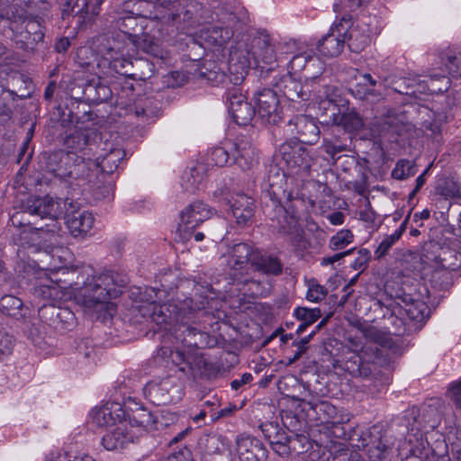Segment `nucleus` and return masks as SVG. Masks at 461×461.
Wrapping results in <instances>:
<instances>
[{
	"instance_id": "nucleus-1",
	"label": "nucleus",
	"mask_w": 461,
	"mask_h": 461,
	"mask_svg": "<svg viewBox=\"0 0 461 461\" xmlns=\"http://www.w3.org/2000/svg\"><path fill=\"white\" fill-rule=\"evenodd\" d=\"M276 175L270 178V187H267L263 193V212L271 221L270 227L285 238L289 243L294 244L301 237V228L296 217L290 213L282 203V201H291L294 194L282 189L285 184L284 176L275 170Z\"/></svg>"
},
{
	"instance_id": "nucleus-2",
	"label": "nucleus",
	"mask_w": 461,
	"mask_h": 461,
	"mask_svg": "<svg viewBox=\"0 0 461 461\" xmlns=\"http://www.w3.org/2000/svg\"><path fill=\"white\" fill-rule=\"evenodd\" d=\"M158 293L159 291L152 287L146 288L140 294V301L145 303L140 306L139 311L142 317L149 319L160 330H165L166 334L180 320L191 319V315L194 316L198 310H204L207 304L204 299L194 302L193 298H186L178 303H158Z\"/></svg>"
},
{
	"instance_id": "nucleus-3",
	"label": "nucleus",
	"mask_w": 461,
	"mask_h": 461,
	"mask_svg": "<svg viewBox=\"0 0 461 461\" xmlns=\"http://www.w3.org/2000/svg\"><path fill=\"white\" fill-rule=\"evenodd\" d=\"M22 208L24 213L50 221V223L39 227H31L30 222L24 223V225H28V228L23 230L19 234V241L22 246L40 243L41 234H54L60 230L59 220L64 215L62 199L53 198L50 195L30 196L23 203Z\"/></svg>"
},
{
	"instance_id": "nucleus-4",
	"label": "nucleus",
	"mask_w": 461,
	"mask_h": 461,
	"mask_svg": "<svg viewBox=\"0 0 461 461\" xmlns=\"http://www.w3.org/2000/svg\"><path fill=\"white\" fill-rule=\"evenodd\" d=\"M279 153L286 165V171L271 166L267 179V187H270L271 176L276 175L275 170H277L285 178L282 189L288 191L289 194H294L310 176L312 164L311 151L302 143L289 140L279 147Z\"/></svg>"
},
{
	"instance_id": "nucleus-5",
	"label": "nucleus",
	"mask_w": 461,
	"mask_h": 461,
	"mask_svg": "<svg viewBox=\"0 0 461 461\" xmlns=\"http://www.w3.org/2000/svg\"><path fill=\"white\" fill-rule=\"evenodd\" d=\"M404 419L406 427L413 432L417 439H422L423 432L435 429L445 420L448 427H452L456 420V413L452 411V406L447 404L442 399L433 398L422 404L419 409L412 407L407 411Z\"/></svg>"
},
{
	"instance_id": "nucleus-6",
	"label": "nucleus",
	"mask_w": 461,
	"mask_h": 461,
	"mask_svg": "<svg viewBox=\"0 0 461 461\" xmlns=\"http://www.w3.org/2000/svg\"><path fill=\"white\" fill-rule=\"evenodd\" d=\"M312 88L309 89V84L304 86L294 78L291 75H285L276 83V87L280 91L285 98L292 102H298L300 100H308L312 95V92L320 104H325L334 106L344 105L340 96L339 89L328 84L323 77H312L311 78Z\"/></svg>"
},
{
	"instance_id": "nucleus-7",
	"label": "nucleus",
	"mask_w": 461,
	"mask_h": 461,
	"mask_svg": "<svg viewBox=\"0 0 461 461\" xmlns=\"http://www.w3.org/2000/svg\"><path fill=\"white\" fill-rule=\"evenodd\" d=\"M156 420L153 414L145 408H138L128 414V421L118 423L111 428L102 438V444L110 451L126 447L141 437Z\"/></svg>"
},
{
	"instance_id": "nucleus-8",
	"label": "nucleus",
	"mask_w": 461,
	"mask_h": 461,
	"mask_svg": "<svg viewBox=\"0 0 461 461\" xmlns=\"http://www.w3.org/2000/svg\"><path fill=\"white\" fill-rule=\"evenodd\" d=\"M207 160L217 167L237 165L242 170H249L258 163V156L250 139L239 136L213 147L207 155Z\"/></svg>"
},
{
	"instance_id": "nucleus-9",
	"label": "nucleus",
	"mask_w": 461,
	"mask_h": 461,
	"mask_svg": "<svg viewBox=\"0 0 461 461\" xmlns=\"http://www.w3.org/2000/svg\"><path fill=\"white\" fill-rule=\"evenodd\" d=\"M178 0H128L124 1L120 12L122 14H130L137 18H145L157 23L158 32L164 25L179 18Z\"/></svg>"
},
{
	"instance_id": "nucleus-10",
	"label": "nucleus",
	"mask_w": 461,
	"mask_h": 461,
	"mask_svg": "<svg viewBox=\"0 0 461 461\" xmlns=\"http://www.w3.org/2000/svg\"><path fill=\"white\" fill-rule=\"evenodd\" d=\"M344 29V39L352 52L359 53L371 42L373 36L380 34L382 21L375 15L362 14L355 21L350 15H343L339 19Z\"/></svg>"
},
{
	"instance_id": "nucleus-11",
	"label": "nucleus",
	"mask_w": 461,
	"mask_h": 461,
	"mask_svg": "<svg viewBox=\"0 0 461 461\" xmlns=\"http://www.w3.org/2000/svg\"><path fill=\"white\" fill-rule=\"evenodd\" d=\"M348 438L355 447L364 449L371 461L384 460L393 445L390 431L382 423L368 429L356 428Z\"/></svg>"
},
{
	"instance_id": "nucleus-12",
	"label": "nucleus",
	"mask_w": 461,
	"mask_h": 461,
	"mask_svg": "<svg viewBox=\"0 0 461 461\" xmlns=\"http://www.w3.org/2000/svg\"><path fill=\"white\" fill-rule=\"evenodd\" d=\"M116 276L113 272H105L88 278L79 291L83 304L87 308H94L118 297L122 292Z\"/></svg>"
},
{
	"instance_id": "nucleus-13",
	"label": "nucleus",
	"mask_w": 461,
	"mask_h": 461,
	"mask_svg": "<svg viewBox=\"0 0 461 461\" xmlns=\"http://www.w3.org/2000/svg\"><path fill=\"white\" fill-rule=\"evenodd\" d=\"M258 249L250 243L240 242L234 244L223 255L228 269V275L232 284L248 285L253 282L249 275L250 267H254Z\"/></svg>"
},
{
	"instance_id": "nucleus-14",
	"label": "nucleus",
	"mask_w": 461,
	"mask_h": 461,
	"mask_svg": "<svg viewBox=\"0 0 461 461\" xmlns=\"http://www.w3.org/2000/svg\"><path fill=\"white\" fill-rule=\"evenodd\" d=\"M44 20L39 16H25L22 19L21 26L12 25L14 39L16 46L30 53H35L45 48Z\"/></svg>"
},
{
	"instance_id": "nucleus-15",
	"label": "nucleus",
	"mask_w": 461,
	"mask_h": 461,
	"mask_svg": "<svg viewBox=\"0 0 461 461\" xmlns=\"http://www.w3.org/2000/svg\"><path fill=\"white\" fill-rule=\"evenodd\" d=\"M254 67V64L249 56V50L247 47L231 49L228 61V74L225 73L223 68H219L218 71L210 70L207 75L208 80L215 81L217 83H225L228 79L233 86H239L246 76L249 69Z\"/></svg>"
},
{
	"instance_id": "nucleus-16",
	"label": "nucleus",
	"mask_w": 461,
	"mask_h": 461,
	"mask_svg": "<svg viewBox=\"0 0 461 461\" xmlns=\"http://www.w3.org/2000/svg\"><path fill=\"white\" fill-rule=\"evenodd\" d=\"M143 393L147 400L157 406L176 402L183 396V389L177 379L167 376L146 384Z\"/></svg>"
},
{
	"instance_id": "nucleus-17",
	"label": "nucleus",
	"mask_w": 461,
	"mask_h": 461,
	"mask_svg": "<svg viewBox=\"0 0 461 461\" xmlns=\"http://www.w3.org/2000/svg\"><path fill=\"white\" fill-rule=\"evenodd\" d=\"M225 99L233 122L240 126L249 125L255 117L256 111L253 105L248 102L240 86L228 87Z\"/></svg>"
},
{
	"instance_id": "nucleus-18",
	"label": "nucleus",
	"mask_w": 461,
	"mask_h": 461,
	"mask_svg": "<svg viewBox=\"0 0 461 461\" xmlns=\"http://www.w3.org/2000/svg\"><path fill=\"white\" fill-rule=\"evenodd\" d=\"M409 129L410 125L403 122L397 114L388 112L385 115L375 117L373 127L361 136L366 139L389 137L393 138V141H397V138L403 136Z\"/></svg>"
},
{
	"instance_id": "nucleus-19",
	"label": "nucleus",
	"mask_w": 461,
	"mask_h": 461,
	"mask_svg": "<svg viewBox=\"0 0 461 461\" xmlns=\"http://www.w3.org/2000/svg\"><path fill=\"white\" fill-rule=\"evenodd\" d=\"M93 50L104 60L131 52V44L127 34L113 32L96 36L93 41Z\"/></svg>"
},
{
	"instance_id": "nucleus-20",
	"label": "nucleus",
	"mask_w": 461,
	"mask_h": 461,
	"mask_svg": "<svg viewBox=\"0 0 461 461\" xmlns=\"http://www.w3.org/2000/svg\"><path fill=\"white\" fill-rule=\"evenodd\" d=\"M201 461H233V455L225 438L217 435H203L199 438Z\"/></svg>"
},
{
	"instance_id": "nucleus-21",
	"label": "nucleus",
	"mask_w": 461,
	"mask_h": 461,
	"mask_svg": "<svg viewBox=\"0 0 461 461\" xmlns=\"http://www.w3.org/2000/svg\"><path fill=\"white\" fill-rule=\"evenodd\" d=\"M202 311H196L194 316L191 315V319L180 320L170 329V332L164 335L166 339L172 342L174 340L180 342L187 348H199L203 333L197 328L193 327L192 323H194L195 320L199 318Z\"/></svg>"
},
{
	"instance_id": "nucleus-22",
	"label": "nucleus",
	"mask_w": 461,
	"mask_h": 461,
	"mask_svg": "<svg viewBox=\"0 0 461 461\" xmlns=\"http://www.w3.org/2000/svg\"><path fill=\"white\" fill-rule=\"evenodd\" d=\"M258 113L265 124L276 125L282 120V109L276 93L264 88L255 95Z\"/></svg>"
},
{
	"instance_id": "nucleus-23",
	"label": "nucleus",
	"mask_w": 461,
	"mask_h": 461,
	"mask_svg": "<svg viewBox=\"0 0 461 461\" xmlns=\"http://www.w3.org/2000/svg\"><path fill=\"white\" fill-rule=\"evenodd\" d=\"M287 131L291 134H296V142L303 145L315 144L320 139V128L316 121L308 115L298 114L290 119L287 122Z\"/></svg>"
},
{
	"instance_id": "nucleus-24",
	"label": "nucleus",
	"mask_w": 461,
	"mask_h": 461,
	"mask_svg": "<svg viewBox=\"0 0 461 461\" xmlns=\"http://www.w3.org/2000/svg\"><path fill=\"white\" fill-rule=\"evenodd\" d=\"M212 214L211 209L205 203L201 201L194 202L181 212L178 231L185 234L194 231L208 221Z\"/></svg>"
},
{
	"instance_id": "nucleus-25",
	"label": "nucleus",
	"mask_w": 461,
	"mask_h": 461,
	"mask_svg": "<svg viewBox=\"0 0 461 461\" xmlns=\"http://www.w3.org/2000/svg\"><path fill=\"white\" fill-rule=\"evenodd\" d=\"M249 56L255 68H265L264 65H273L276 61V53L268 35L260 34L251 40Z\"/></svg>"
},
{
	"instance_id": "nucleus-26",
	"label": "nucleus",
	"mask_w": 461,
	"mask_h": 461,
	"mask_svg": "<svg viewBox=\"0 0 461 461\" xmlns=\"http://www.w3.org/2000/svg\"><path fill=\"white\" fill-rule=\"evenodd\" d=\"M229 203L232 216L239 227L244 228L254 222L256 205L252 197L245 194H236Z\"/></svg>"
},
{
	"instance_id": "nucleus-27",
	"label": "nucleus",
	"mask_w": 461,
	"mask_h": 461,
	"mask_svg": "<svg viewBox=\"0 0 461 461\" xmlns=\"http://www.w3.org/2000/svg\"><path fill=\"white\" fill-rule=\"evenodd\" d=\"M346 26L339 24L336 20L331 25L330 32L319 41L317 48L321 54L325 57L332 58L339 56L346 44L343 36Z\"/></svg>"
},
{
	"instance_id": "nucleus-28",
	"label": "nucleus",
	"mask_w": 461,
	"mask_h": 461,
	"mask_svg": "<svg viewBox=\"0 0 461 461\" xmlns=\"http://www.w3.org/2000/svg\"><path fill=\"white\" fill-rule=\"evenodd\" d=\"M332 122L336 125V131H341L339 127L348 133H355L361 140H366L361 135L365 134L373 127V122L369 125L355 110L343 113L341 114L332 113Z\"/></svg>"
},
{
	"instance_id": "nucleus-29",
	"label": "nucleus",
	"mask_w": 461,
	"mask_h": 461,
	"mask_svg": "<svg viewBox=\"0 0 461 461\" xmlns=\"http://www.w3.org/2000/svg\"><path fill=\"white\" fill-rule=\"evenodd\" d=\"M237 454L240 461H265L267 450L258 438L251 436H240L236 440Z\"/></svg>"
},
{
	"instance_id": "nucleus-30",
	"label": "nucleus",
	"mask_w": 461,
	"mask_h": 461,
	"mask_svg": "<svg viewBox=\"0 0 461 461\" xmlns=\"http://www.w3.org/2000/svg\"><path fill=\"white\" fill-rule=\"evenodd\" d=\"M93 421L99 427L114 428L118 423L128 421V417L120 403L111 402L94 411Z\"/></svg>"
},
{
	"instance_id": "nucleus-31",
	"label": "nucleus",
	"mask_w": 461,
	"mask_h": 461,
	"mask_svg": "<svg viewBox=\"0 0 461 461\" xmlns=\"http://www.w3.org/2000/svg\"><path fill=\"white\" fill-rule=\"evenodd\" d=\"M262 431L273 451L282 457H286L289 449V447H286V445L290 438L286 431L274 423L264 425Z\"/></svg>"
},
{
	"instance_id": "nucleus-32",
	"label": "nucleus",
	"mask_w": 461,
	"mask_h": 461,
	"mask_svg": "<svg viewBox=\"0 0 461 461\" xmlns=\"http://www.w3.org/2000/svg\"><path fill=\"white\" fill-rule=\"evenodd\" d=\"M94 215L85 210H77L67 216V225L73 236L87 234L94 226Z\"/></svg>"
},
{
	"instance_id": "nucleus-33",
	"label": "nucleus",
	"mask_w": 461,
	"mask_h": 461,
	"mask_svg": "<svg viewBox=\"0 0 461 461\" xmlns=\"http://www.w3.org/2000/svg\"><path fill=\"white\" fill-rule=\"evenodd\" d=\"M178 13L179 18L174 22H170L168 24L176 23L181 22V15H183V22L187 23L191 25L194 23H200L205 21V10L202 4L197 1H190L186 5L183 6L181 0H178Z\"/></svg>"
},
{
	"instance_id": "nucleus-34",
	"label": "nucleus",
	"mask_w": 461,
	"mask_h": 461,
	"mask_svg": "<svg viewBox=\"0 0 461 461\" xmlns=\"http://www.w3.org/2000/svg\"><path fill=\"white\" fill-rule=\"evenodd\" d=\"M59 171V169H58ZM92 171L90 163L86 161L85 156H74L73 162L69 166L68 172L60 170L61 176H67V179L76 181H91Z\"/></svg>"
},
{
	"instance_id": "nucleus-35",
	"label": "nucleus",
	"mask_w": 461,
	"mask_h": 461,
	"mask_svg": "<svg viewBox=\"0 0 461 461\" xmlns=\"http://www.w3.org/2000/svg\"><path fill=\"white\" fill-rule=\"evenodd\" d=\"M131 51L141 50L156 58H163L162 50L155 38L148 33L130 35Z\"/></svg>"
},
{
	"instance_id": "nucleus-36",
	"label": "nucleus",
	"mask_w": 461,
	"mask_h": 461,
	"mask_svg": "<svg viewBox=\"0 0 461 461\" xmlns=\"http://www.w3.org/2000/svg\"><path fill=\"white\" fill-rule=\"evenodd\" d=\"M73 155L67 154L63 150L51 152L47 157L46 168L55 176L60 179H67V176H61L59 175L60 171H58V169L68 172V168L73 162Z\"/></svg>"
},
{
	"instance_id": "nucleus-37",
	"label": "nucleus",
	"mask_w": 461,
	"mask_h": 461,
	"mask_svg": "<svg viewBox=\"0 0 461 461\" xmlns=\"http://www.w3.org/2000/svg\"><path fill=\"white\" fill-rule=\"evenodd\" d=\"M350 144V136L346 133L343 136L334 133L330 137H324L321 148L332 159H336L337 154L349 150Z\"/></svg>"
},
{
	"instance_id": "nucleus-38",
	"label": "nucleus",
	"mask_w": 461,
	"mask_h": 461,
	"mask_svg": "<svg viewBox=\"0 0 461 461\" xmlns=\"http://www.w3.org/2000/svg\"><path fill=\"white\" fill-rule=\"evenodd\" d=\"M64 144L68 149V152H66L67 154L77 156L76 154L77 152H82L83 156L89 155V139L84 131H75L68 135Z\"/></svg>"
},
{
	"instance_id": "nucleus-39",
	"label": "nucleus",
	"mask_w": 461,
	"mask_h": 461,
	"mask_svg": "<svg viewBox=\"0 0 461 461\" xmlns=\"http://www.w3.org/2000/svg\"><path fill=\"white\" fill-rule=\"evenodd\" d=\"M254 268L267 275L279 276L283 272V264L277 257L263 256L258 250Z\"/></svg>"
},
{
	"instance_id": "nucleus-40",
	"label": "nucleus",
	"mask_w": 461,
	"mask_h": 461,
	"mask_svg": "<svg viewBox=\"0 0 461 461\" xmlns=\"http://www.w3.org/2000/svg\"><path fill=\"white\" fill-rule=\"evenodd\" d=\"M158 356L167 358V362L170 361L173 365L178 366V370L183 373L186 372V368H191L189 357L178 348L172 349L167 347H162L158 350Z\"/></svg>"
},
{
	"instance_id": "nucleus-41",
	"label": "nucleus",
	"mask_w": 461,
	"mask_h": 461,
	"mask_svg": "<svg viewBox=\"0 0 461 461\" xmlns=\"http://www.w3.org/2000/svg\"><path fill=\"white\" fill-rule=\"evenodd\" d=\"M378 82L370 74L365 73L360 76L359 81L351 89L353 95L359 99H364L368 95H376V86Z\"/></svg>"
},
{
	"instance_id": "nucleus-42",
	"label": "nucleus",
	"mask_w": 461,
	"mask_h": 461,
	"mask_svg": "<svg viewBox=\"0 0 461 461\" xmlns=\"http://www.w3.org/2000/svg\"><path fill=\"white\" fill-rule=\"evenodd\" d=\"M403 310L411 320L418 322L426 320L430 312L426 303L420 300L412 299H411L410 302L405 303Z\"/></svg>"
},
{
	"instance_id": "nucleus-43",
	"label": "nucleus",
	"mask_w": 461,
	"mask_h": 461,
	"mask_svg": "<svg viewBox=\"0 0 461 461\" xmlns=\"http://www.w3.org/2000/svg\"><path fill=\"white\" fill-rule=\"evenodd\" d=\"M429 282L431 287L438 291H447L453 285L451 270L438 267L430 274Z\"/></svg>"
},
{
	"instance_id": "nucleus-44",
	"label": "nucleus",
	"mask_w": 461,
	"mask_h": 461,
	"mask_svg": "<svg viewBox=\"0 0 461 461\" xmlns=\"http://www.w3.org/2000/svg\"><path fill=\"white\" fill-rule=\"evenodd\" d=\"M237 21H238V18H237L236 14H234L232 13L229 14L226 20L221 22L222 24H224L226 27L224 30L225 35H223V30L221 28L213 26V27H209L207 29V32L212 33V35H210L209 38H211L212 40V41L216 44L221 45V44L224 43L230 38V32H229L228 29L234 27L237 23Z\"/></svg>"
},
{
	"instance_id": "nucleus-45",
	"label": "nucleus",
	"mask_w": 461,
	"mask_h": 461,
	"mask_svg": "<svg viewBox=\"0 0 461 461\" xmlns=\"http://www.w3.org/2000/svg\"><path fill=\"white\" fill-rule=\"evenodd\" d=\"M90 14L89 0H75L72 6L70 4L62 11V18L72 15L74 19H77V23L81 24L85 22L86 17Z\"/></svg>"
},
{
	"instance_id": "nucleus-46",
	"label": "nucleus",
	"mask_w": 461,
	"mask_h": 461,
	"mask_svg": "<svg viewBox=\"0 0 461 461\" xmlns=\"http://www.w3.org/2000/svg\"><path fill=\"white\" fill-rule=\"evenodd\" d=\"M123 155L124 152L121 149H112L97 162V167L107 175L113 174L118 168Z\"/></svg>"
},
{
	"instance_id": "nucleus-47",
	"label": "nucleus",
	"mask_w": 461,
	"mask_h": 461,
	"mask_svg": "<svg viewBox=\"0 0 461 461\" xmlns=\"http://www.w3.org/2000/svg\"><path fill=\"white\" fill-rule=\"evenodd\" d=\"M310 409L314 412L316 420L329 424L336 407L328 401L309 402Z\"/></svg>"
},
{
	"instance_id": "nucleus-48",
	"label": "nucleus",
	"mask_w": 461,
	"mask_h": 461,
	"mask_svg": "<svg viewBox=\"0 0 461 461\" xmlns=\"http://www.w3.org/2000/svg\"><path fill=\"white\" fill-rule=\"evenodd\" d=\"M130 52L124 55H118V57H113V59L106 60L108 62L109 68L113 69L115 73L131 77L134 76L132 73V61L130 59Z\"/></svg>"
},
{
	"instance_id": "nucleus-49",
	"label": "nucleus",
	"mask_w": 461,
	"mask_h": 461,
	"mask_svg": "<svg viewBox=\"0 0 461 461\" xmlns=\"http://www.w3.org/2000/svg\"><path fill=\"white\" fill-rule=\"evenodd\" d=\"M425 83L431 95L447 92L451 85L450 78L445 75L431 74L427 77Z\"/></svg>"
},
{
	"instance_id": "nucleus-50",
	"label": "nucleus",
	"mask_w": 461,
	"mask_h": 461,
	"mask_svg": "<svg viewBox=\"0 0 461 461\" xmlns=\"http://www.w3.org/2000/svg\"><path fill=\"white\" fill-rule=\"evenodd\" d=\"M445 248L446 245L439 241L428 240L422 246V258L427 261L438 263Z\"/></svg>"
},
{
	"instance_id": "nucleus-51",
	"label": "nucleus",
	"mask_w": 461,
	"mask_h": 461,
	"mask_svg": "<svg viewBox=\"0 0 461 461\" xmlns=\"http://www.w3.org/2000/svg\"><path fill=\"white\" fill-rule=\"evenodd\" d=\"M116 27L119 33L127 34V40L130 41V35H136L133 32L137 26V17L130 14H122V12L117 11V17L115 18Z\"/></svg>"
},
{
	"instance_id": "nucleus-52",
	"label": "nucleus",
	"mask_w": 461,
	"mask_h": 461,
	"mask_svg": "<svg viewBox=\"0 0 461 461\" xmlns=\"http://www.w3.org/2000/svg\"><path fill=\"white\" fill-rule=\"evenodd\" d=\"M23 302L14 295H5L0 300V310L4 314L12 317L21 315Z\"/></svg>"
},
{
	"instance_id": "nucleus-53",
	"label": "nucleus",
	"mask_w": 461,
	"mask_h": 461,
	"mask_svg": "<svg viewBox=\"0 0 461 461\" xmlns=\"http://www.w3.org/2000/svg\"><path fill=\"white\" fill-rule=\"evenodd\" d=\"M437 193L446 199L461 198L459 185L453 179H444L437 186Z\"/></svg>"
},
{
	"instance_id": "nucleus-54",
	"label": "nucleus",
	"mask_w": 461,
	"mask_h": 461,
	"mask_svg": "<svg viewBox=\"0 0 461 461\" xmlns=\"http://www.w3.org/2000/svg\"><path fill=\"white\" fill-rule=\"evenodd\" d=\"M354 235L350 230L343 229L332 236L329 241V248L332 250H340L353 242Z\"/></svg>"
},
{
	"instance_id": "nucleus-55",
	"label": "nucleus",
	"mask_w": 461,
	"mask_h": 461,
	"mask_svg": "<svg viewBox=\"0 0 461 461\" xmlns=\"http://www.w3.org/2000/svg\"><path fill=\"white\" fill-rule=\"evenodd\" d=\"M417 172L415 163L408 159H400L393 169L392 176L402 180L414 176Z\"/></svg>"
},
{
	"instance_id": "nucleus-56",
	"label": "nucleus",
	"mask_w": 461,
	"mask_h": 461,
	"mask_svg": "<svg viewBox=\"0 0 461 461\" xmlns=\"http://www.w3.org/2000/svg\"><path fill=\"white\" fill-rule=\"evenodd\" d=\"M312 57L309 52H303L294 55L288 64L287 75H297L306 68L307 65L312 61Z\"/></svg>"
},
{
	"instance_id": "nucleus-57",
	"label": "nucleus",
	"mask_w": 461,
	"mask_h": 461,
	"mask_svg": "<svg viewBox=\"0 0 461 461\" xmlns=\"http://www.w3.org/2000/svg\"><path fill=\"white\" fill-rule=\"evenodd\" d=\"M363 334L366 339L380 345L383 348H391L392 339L384 332L375 327H368L363 330Z\"/></svg>"
},
{
	"instance_id": "nucleus-58",
	"label": "nucleus",
	"mask_w": 461,
	"mask_h": 461,
	"mask_svg": "<svg viewBox=\"0 0 461 461\" xmlns=\"http://www.w3.org/2000/svg\"><path fill=\"white\" fill-rule=\"evenodd\" d=\"M328 294V290L323 285H321L317 281L312 279L308 282V291L306 299L312 303H319L322 301Z\"/></svg>"
},
{
	"instance_id": "nucleus-59",
	"label": "nucleus",
	"mask_w": 461,
	"mask_h": 461,
	"mask_svg": "<svg viewBox=\"0 0 461 461\" xmlns=\"http://www.w3.org/2000/svg\"><path fill=\"white\" fill-rule=\"evenodd\" d=\"M294 315L295 318L306 324L312 325L321 316V312L319 308L309 309L305 307H297L294 310Z\"/></svg>"
},
{
	"instance_id": "nucleus-60",
	"label": "nucleus",
	"mask_w": 461,
	"mask_h": 461,
	"mask_svg": "<svg viewBox=\"0 0 461 461\" xmlns=\"http://www.w3.org/2000/svg\"><path fill=\"white\" fill-rule=\"evenodd\" d=\"M446 397L454 404L457 411H461V379L449 384Z\"/></svg>"
},
{
	"instance_id": "nucleus-61",
	"label": "nucleus",
	"mask_w": 461,
	"mask_h": 461,
	"mask_svg": "<svg viewBox=\"0 0 461 461\" xmlns=\"http://www.w3.org/2000/svg\"><path fill=\"white\" fill-rule=\"evenodd\" d=\"M431 461H450L448 445L445 440L436 441L430 449Z\"/></svg>"
},
{
	"instance_id": "nucleus-62",
	"label": "nucleus",
	"mask_w": 461,
	"mask_h": 461,
	"mask_svg": "<svg viewBox=\"0 0 461 461\" xmlns=\"http://www.w3.org/2000/svg\"><path fill=\"white\" fill-rule=\"evenodd\" d=\"M352 366H347V369L350 372L353 376H359L363 378H368L372 375L371 365L366 362H362L360 359L351 363Z\"/></svg>"
},
{
	"instance_id": "nucleus-63",
	"label": "nucleus",
	"mask_w": 461,
	"mask_h": 461,
	"mask_svg": "<svg viewBox=\"0 0 461 461\" xmlns=\"http://www.w3.org/2000/svg\"><path fill=\"white\" fill-rule=\"evenodd\" d=\"M306 441L307 438L303 435H291L288 440V444L286 445V447H289L287 451V456H289L293 453L296 455L302 454L304 451V443Z\"/></svg>"
},
{
	"instance_id": "nucleus-64",
	"label": "nucleus",
	"mask_w": 461,
	"mask_h": 461,
	"mask_svg": "<svg viewBox=\"0 0 461 461\" xmlns=\"http://www.w3.org/2000/svg\"><path fill=\"white\" fill-rule=\"evenodd\" d=\"M398 234H391L385 236L383 240L380 242L376 249L375 250V259L379 260L384 258L389 250L392 249L393 244H395Z\"/></svg>"
}]
</instances>
